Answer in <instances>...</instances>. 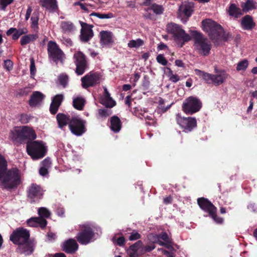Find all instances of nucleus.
<instances>
[{"label":"nucleus","instance_id":"58","mask_svg":"<svg viewBox=\"0 0 257 257\" xmlns=\"http://www.w3.org/2000/svg\"><path fill=\"white\" fill-rule=\"evenodd\" d=\"M51 164V162L50 159L48 158L45 159L42 162V167H46L48 169L49 167H50Z\"/></svg>","mask_w":257,"mask_h":257},{"label":"nucleus","instance_id":"30","mask_svg":"<svg viewBox=\"0 0 257 257\" xmlns=\"http://www.w3.org/2000/svg\"><path fill=\"white\" fill-rule=\"evenodd\" d=\"M241 25L243 29L245 30H251L255 25L252 18L249 15H246L242 18Z\"/></svg>","mask_w":257,"mask_h":257},{"label":"nucleus","instance_id":"35","mask_svg":"<svg viewBox=\"0 0 257 257\" xmlns=\"http://www.w3.org/2000/svg\"><path fill=\"white\" fill-rule=\"evenodd\" d=\"M85 100L81 97H77L73 100V106L78 110H82Z\"/></svg>","mask_w":257,"mask_h":257},{"label":"nucleus","instance_id":"51","mask_svg":"<svg viewBox=\"0 0 257 257\" xmlns=\"http://www.w3.org/2000/svg\"><path fill=\"white\" fill-rule=\"evenodd\" d=\"M165 101L162 98H159V107L163 111H166L170 107L171 105H164Z\"/></svg>","mask_w":257,"mask_h":257},{"label":"nucleus","instance_id":"60","mask_svg":"<svg viewBox=\"0 0 257 257\" xmlns=\"http://www.w3.org/2000/svg\"><path fill=\"white\" fill-rule=\"evenodd\" d=\"M47 236L49 240H51V241L54 240L56 238V234L53 232H48Z\"/></svg>","mask_w":257,"mask_h":257},{"label":"nucleus","instance_id":"46","mask_svg":"<svg viewBox=\"0 0 257 257\" xmlns=\"http://www.w3.org/2000/svg\"><path fill=\"white\" fill-rule=\"evenodd\" d=\"M156 15H161L164 12V8L161 5L154 4L150 8Z\"/></svg>","mask_w":257,"mask_h":257},{"label":"nucleus","instance_id":"6","mask_svg":"<svg viewBox=\"0 0 257 257\" xmlns=\"http://www.w3.org/2000/svg\"><path fill=\"white\" fill-rule=\"evenodd\" d=\"M203 29L209 36L212 40L219 38L222 32L221 26L211 19H206L202 22Z\"/></svg>","mask_w":257,"mask_h":257},{"label":"nucleus","instance_id":"27","mask_svg":"<svg viewBox=\"0 0 257 257\" xmlns=\"http://www.w3.org/2000/svg\"><path fill=\"white\" fill-rule=\"evenodd\" d=\"M229 77V74L224 70L220 71L217 74L213 75V83L218 86L224 83Z\"/></svg>","mask_w":257,"mask_h":257},{"label":"nucleus","instance_id":"14","mask_svg":"<svg viewBox=\"0 0 257 257\" xmlns=\"http://www.w3.org/2000/svg\"><path fill=\"white\" fill-rule=\"evenodd\" d=\"M194 4L192 2L185 1L182 3L178 9V17L183 23H186L191 16L194 11Z\"/></svg>","mask_w":257,"mask_h":257},{"label":"nucleus","instance_id":"61","mask_svg":"<svg viewBox=\"0 0 257 257\" xmlns=\"http://www.w3.org/2000/svg\"><path fill=\"white\" fill-rule=\"evenodd\" d=\"M170 80L173 82H177L179 80V77L177 75L171 74L170 76Z\"/></svg>","mask_w":257,"mask_h":257},{"label":"nucleus","instance_id":"33","mask_svg":"<svg viewBox=\"0 0 257 257\" xmlns=\"http://www.w3.org/2000/svg\"><path fill=\"white\" fill-rule=\"evenodd\" d=\"M195 72L196 75L202 77L207 83H213V74L205 72L197 69H195Z\"/></svg>","mask_w":257,"mask_h":257},{"label":"nucleus","instance_id":"44","mask_svg":"<svg viewBox=\"0 0 257 257\" xmlns=\"http://www.w3.org/2000/svg\"><path fill=\"white\" fill-rule=\"evenodd\" d=\"M6 34L7 36H10L13 34L12 35V39L14 40H18L20 37V35L17 31V29L14 28H11L9 29L7 31Z\"/></svg>","mask_w":257,"mask_h":257},{"label":"nucleus","instance_id":"16","mask_svg":"<svg viewBox=\"0 0 257 257\" xmlns=\"http://www.w3.org/2000/svg\"><path fill=\"white\" fill-rule=\"evenodd\" d=\"M100 75L96 72H90L81 78L82 86L84 88L93 86L99 83Z\"/></svg>","mask_w":257,"mask_h":257},{"label":"nucleus","instance_id":"42","mask_svg":"<svg viewBox=\"0 0 257 257\" xmlns=\"http://www.w3.org/2000/svg\"><path fill=\"white\" fill-rule=\"evenodd\" d=\"M248 66V61L244 59L242 61L238 62L236 65V70L237 71H245Z\"/></svg>","mask_w":257,"mask_h":257},{"label":"nucleus","instance_id":"11","mask_svg":"<svg viewBox=\"0 0 257 257\" xmlns=\"http://www.w3.org/2000/svg\"><path fill=\"white\" fill-rule=\"evenodd\" d=\"M176 119L177 124L186 133L191 132L197 126V121L194 117H182L179 113H178Z\"/></svg>","mask_w":257,"mask_h":257},{"label":"nucleus","instance_id":"47","mask_svg":"<svg viewBox=\"0 0 257 257\" xmlns=\"http://www.w3.org/2000/svg\"><path fill=\"white\" fill-rule=\"evenodd\" d=\"M90 16H96L97 18L101 19H110V18H112L113 17V15L111 13H109L108 14H100V13L94 12V13H91L90 15Z\"/></svg>","mask_w":257,"mask_h":257},{"label":"nucleus","instance_id":"28","mask_svg":"<svg viewBox=\"0 0 257 257\" xmlns=\"http://www.w3.org/2000/svg\"><path fill=\"white\" fill-rule=\"evenodd\" d=\"M110 128L115 133H118L122 127V123L120 118L116 115L112 116L110 118Z\"/></svg>","mask_w":257,"mask_h":257},{"label":"nucleus","instance_id":"4","mask_svg":"<svg viewBox=\"0 0 257 257\" xmlns=\"http://www.w3.org/2000/svg\"><path fill=\"white\" fill-rule=\"evenodd\" d=\"M191 34L194 40L195 51L201 56L209 55L212 47L210 42L201 33L196 31H192Z\"/></svg>","mask_w":257,"mask_h":257},{"label":"nucleus","instance_id":"20","mask_svg":"<svg viewBox=\"0 0 257 257\" xmlns=\"http://www.w3.org/2000/svg\"><path fill=\"white\" fill-rule=\"evenodd\" d=\"M100 43L102 46H110L114 41L113 34L111 32L106 31H101L99 33Z\"/></svg>","mask_w":257,"mask_h":257},{"label":"nucleus","instance_id":"49","mask_svg":"<svg viewBox=\"0 0 257 257\" xmlns=\"http://www.w3.org/2000/svg\"><path fill=\"white\" fill-rule=\"evenodd\" d=\"M32 116L28 113H21L20 116V121L22 123H27L32 119Z\"/></svg>","mask_w":257,"mask_h":257},{"label":"nucleus","instance_id":"15","mask_svg":"<svg viewBox=\"0 0 257 257\" xmlns=\"http://www.w3.org/2000/svg\"><path fill=\"white\" fill-rule=\"evenodd\" d=\"M76 65L75 72L78 75H82L85 71L87 65L85 55L81 51H77L73 55Z\"/></svg>","mask_w":257,"mask_h":257},{"label":"nucleus","instance_id":"23","mask_svg":"<svg viewBox=\"0 0 257 257\" xmlns=\"http://www.w3.org/2000/svg\"><path fill=\"white\" fill-rule=\"evenodd\" d=\"M45 97V95L40 91H34L30 96L29 104L32 107H35L40 104Z\"/></svg>","mask_w":257,"mask_h":257},{"label":"nucleus","instance_id":"32","mask_svg":"<svg viewBox=\"0 0 257 257\" xmlns=\"http://www.w3.org/2000/svg\"><path fill=\"white\" fill-rule=\"evenodd\" d=\"M38 38L37 34H29L22 37L20 43L22 46L26 45L30 43L33 42Z\"/></svg>","mask_w":257,"mask_h":257},{"label":"nucleus","instance_id":"40","mask_svg":"<svg viewBox=\"0 0 257 257\" xmlns=\"http://www.w3.org/2000/svg\"><path fill=\"white\" fill-rule=\"evenodd\" d=\"M102 103L106 107L111 108L116 105V102L109 96V97H103Z\"/></svg>","mask_w":257,"mask_h":257},{"label":"nucleus","instance_id":"25","mask_svg":"<svg viewBox=\"0 0 257 257\" xmlns=\"http://www.w3.org/2000/svg\"><path fill=\"white\" fill-rule=\"evenodd\" d=\"M34 242L29 239L27 242L19 244V248L22 253L26 255H30L34 251Z\"/></svg>","mask_w":257,"mask_h":257},{"label":"nucleus","instance_id":"64","mask_svg":"<svg viewBox=\"0 0 257 257\" xmlns=\"http://www.w3.org/2000/svg\"><path fill=\"white\" fill-rule=\"evenodd\" d=\"M163 253L164 255H166L167 257H175V255L172 252H170V251L165 250L163 251Z\"/></svg>","mask_w":257,"mask_h":257},{"label":"nucleus","instance_id":"12","mask_svg":"<svg viewBox=\"0 0 257 257\" xmlns=\"http://www.w3.org/2000/svg\"><path fill=\"white\" fill-rule=\"evenodd\" d=\"M202 106L199 99L190 96L186 99L183 103L182 107L185 112H197L200 110Z\"/></svg>","mask_w":257,"mask_h":257},{"label":"nucleus","instance_id":"54","mask_svg":"<svg viewBox=\"0 0 257 257\" xmlns=\"http://www.w3.org/2000/svg\"><path fill=\"white\" fill-rule=\"evenodd\" d=\"M4 67L8 71H10L13 69V63L10 60H6L4 61Z\"/></svg>","mask_w":257,"mask_h":257},{"label":"nucleus","instance_id":"10","mask_svg":"<svg viewBox=\"0 0 257 257\" xmlns=\"http://www.w3.org/2000/svg\"><path fill=\"white\" fill-rule=\"evenodd\" d=\"M29 231L23 228H18L13 231L10 237V239L14 244L19 245L27 242L30 239Z\"/></svg>","mask_w":257,"mask_h":257},{"label":"nucleus","instance_id":"1","mask_svg":"<svg viewBox=\"0 0 257 257\" xmlns=\"http://www.w3.org/2000/svg\"><path fill=\"white\" fill-rule=\"evenodd\" d=\"M7 166V164L6 168L0 178L3 188L7 190L16 189L22 183L21 172L17 168L8 170Z\"/></svg>","mask_w":257,"mask_h":257},{"label":"nucleus","instance_id":"13","mask_svg":"<svg viewBox=\"0 0 257 257\" xmlns=\"http://www.w3.org/2000/svg\"><path fill=\"white\" fill-rule=\"evenodd\" d=\"M48 52L49 57L56 63L58 61L62 62L64 58V53L54 41H51L48 42Z\"/></svg>","mask_w":257,"mask_h":257},{"label":"nucleus","instance_id":"52","mask_svg":"<svg viewBox=\"0 0 257 257\" xmlns=\"http://www.w3.org/2000/svg\"><path fill=\"white\" fill-rule=\"evenodd\" d=\"M115 237H113L112 239L113 242L114 243H116L117 245H119V246H123L125 242V238L123 236H120L117 238L116 239V241H115Z\"/></svg>","mask_w":257,"mask_h":257},{"label":"nucleus","instance_id":"29","mask_svg":"<svg viewBox=\"0 0 257 257\" xmlns=\"http://www.w3.org/2000/svg\"><path fill=\"white\" fill-rule=\"evenodd\" d=\"M142 245L143 242L141 240L131 245L127 249L128 257H139L138 251Z\"/></svg>","mask_w":257,"mask_h":257},{"label":"nucleus","instance_id":"50","mask_svg":"<svg viewBox=\"0 0 257 257\" xmlns=\"http://www.w3.org/2000/svg\"><path fill=\"white\" fill-rule=\"evenodd\" d=\"M141 235L136 230H133L131 233L128 239L131 241H134L141 238Z\"/></svg>","mask_w":257,"mask_h":257},{"label":"nucleus","instance_id":"17","mask_svg":"<svg viewBox=\"0 0 257 257\" xmlns=\"http://www.w3.org/2000/svg\"><path fill=\"white\" fill-rule=\"evenodd\" d=\"M79 23L81 27L80 35L79 36L80 39L83 42H87L93 36L92 31L93 26L81 21H79Z\"/></svg>","mask_w":257,"mask_h":257},{"label":"nucleus","instance_id":"39","mask_svg":"<svg viewBox=\"0 0 257 257\" xmlns=\"http://www.w3.org/2000/svg\"><path fill=\"white\" fill-rule=\"evenodd\" d=\"M38 214L39 218L46 219L50 217L51 213L47 208L42 207L38 208Z\"/></svg>","mask_w":257,"mask_h":257},{"label":"nucleus","instance_id":"9","mask_svg":"<svg viewBox=\"0 0 257 257\" xmlns=\"http://www.w3.org/2000/svg\"><path fill=\"white\" fill-rule=\"evenodd\" d=\"M27 197L31 203L38 202L43 198L44 192L41 186L36 183H32L26 190Z\"/></svg>","mask_w":257,"mask_h":257},{"label":"nucleus","instance_id":"31","mask_svg":"<svg viewBox=\"0 0 257 257\" xmlns=\"http://www.w3.org/2000/svg\"><path fill=\"white\" fill-rule=\"evenodd\" d=\"M60 28L64 33H70L75 30L74 24L69 21H63L60 23Z\"/></svg>","mask_w":257,"mask_h":257},{"label":"nucleus","instance_id":"56","mask_svg":"<svg viewBox=\"0 0 257 257\" xmlns=\"http://www.w3.org/2000/svg\"><path fill=\"white\" fill-rule=\"evenodd\" d=\"M36 71L35 62L33 59H31L30 72L31 75H34Z\"/></svg>","mask_w":257,"mask_h":257},{"label":"nucleus","instance_id":"36","mask_svg":"<svg viewBox=\"0 0 257 257\" xmlns=\"http://www.w3.org/2000/svg\"><path fill=\"white\" fill-rule=\"evenodd\" d=\"M154 239H155V242H158L161 245H164V242L159 241L160 239H162L166 243H169V237L166 232H162L159 235H155L154 236Z\"/></svg>","mask_w":257,"mask_h":257},{"label":"nucleus","instance_id":"43","mask_svg":"<svg viewBox=\"0 0 257 257\" xmlns=\"http://www.w3.org/2000/svg\"><path fill=\"white\" fill-rule=\"evenodd\" d=\"M58 82L59 84L63 87H65L68 82V76L65 74H61L58 77Z\"/></svg>","mask_w":257,"mask_h":257},{"label":"nucleus","instance_id":"63","mask_svg":"<svg viewBox=\"0 0 257 257\" xmlns=\"http://www.w3.org/2000/svg\"><path fill=\"white\" fill-rule=\"evenodd\" d=\"M172 201V198L171 196H168L164 199V203L166 204H171Z\"/></svg>","mask_w":257,"mask_h":257},{"label":"nucleus","instance_id":"45","mask_svg":"<svg viewBox=\"0 0 257 257\" xmlns=\"http://www.w3.org/2000/svg\"><path fill=\"white\" fill-rule=\"evenodd\" d=\"M212 214H209L213 220L217 224H222L224 222V219L222 217L218 216L217 215V210L213 211Z\"/></svg>","mask_w":257,"mask_h":257},{"label":"nucleus","instance_id":"37","mask_svg":"<svg viewBox=\"0 0 257 257\" xmlns=\"http://www.w3.org/2000/svg\"><path fill=\"white\" fill-rule=\"evenodd\" d=\"M139 117L141 119L144 118L147 121L146 124L148 125H153L155 122L154 113H150V115H148V113H139Z\"/></svg>","mask_w":257,"mask_h":257},{"label":"nucleus","instance_id":"8","mask_svg":"<svg viewBox=\"0 0 257 257\" xmlns=\"http://www.w3.org/2000/svg\"><path fill=\"white\" fill-rule=\"evenodd\" d=\"M69 128L71 133L76 136H81L87 131L86 121L78 116H71Z\"/></svg>","mask_w":257,"mask_h":257},{"label":"nucleus","instance_id":"18","mask_svg":"<svg viewBox=\"0 0 257 257\" xmlns=\"http://www.w3.org/2000/svg\"><path fill=\"white\" fill-rule=\"evenodd\" d=\"M197 203L200 208L209 214H212L213 211L217 210V208L207 198L204 197L198 198Z\"/></svg>","mask_w":257,"mask_h":257},{"label":"nucleus","instance_id":"19","mask_svg":"<svg viewBox=\"0 0 257 257\" xmlns=\"http://www.w3.org/2000/svg\"><path fill=\"white\" fill-rule=\"evenodd\" d=\"M78 246L76 241L73 238L66 240L61 246L63 251L69 254L74 253L78 250Z\"/></svg>","mask_w":257,"mask_h":257},{"label":"nucleus","instance_id":"59","mask_svg":"<svg viewBox=\"0 0 257 257\" xmlns=\"http://www.w3.org/2000/svg\"><path fill=\"white\" fill-rule=\"evenodd\" d=\"M48 169L46 167H41L39 169V174L43 176H45L48 173Z\"/></svg>","mask_w":257,"mask_h":257},{"label":"nucleus","instance_id":"38","mask_svg":"<svg viewBox=\"0 0 257 257\" xmlns=\"http://www.w3.org/2000/svg\"><path fill=\"white\" fill-rule=\"evenodd\" d=\"M144 44V41L141 39L138 38L136 40H132L127 43L128 47L130 48H139Z\"/></svg>","mask_w":257,"mask_h":257},{"label":"nucleus","instance_id":"22","mask_svg":"<svg viewBox=\"0 0 257 257\" xmlns=\"http://www.w3.org/2000/svg\"><path fill=\"white\" fill-rule=\"evenodd\" d=\"M63 100L64 95L62 94H57L53 97L50 106V112H56Z\"/></svg>","mask_w":257,"mask_h":257},{"label":"nucleus","instance_id":"5","mask_svg":"<svg viewBox=\"0 0 257 257\" xmlns=\"http://www.w3.org/2000/svg\"><path fill=\"white\" fill-rule=\"evenodd\" d=\"M28 154L33 160H38L45 156L46 149L42 141H28L26 145Z\"/></svg>","mask_w":257,"mask_h":257},{"label":"nucleus","instance_id":"21","mask_svg":"<svg viewBox=\"0 0 257 257\" xmlns=\"http://www.w3.org/2000/svg\"><path fill=\"white\" fill-rule=\"evenodd\" d=\"M28 226L30 227H37L39 226L41 229H44L48 224L45 219H42L38 217H32L27 221Z\"/></svg>","mask_w":257,"mask_h":257},{"label":"nucleus","instance_id":"34","mask_svg":"<svg viewBox=\"0 0 257 257\" xmlns=\"http://www.w3.org/2000/svg\"><path fill=\"white\" fill-rule=\"evenodd\" d=\"M228 13L230 16L235 18H238L242 14L241 10L237 8L234 4H232L230 5L228 10Z\"/></svg>","mask_w":257,"mask_h":257},{"label":"nucleus","instance_id":"53","mask_svg":"<svg viewBox=\"0 0 257 257\" xmlns=\"http://www.w3.org/2000/svg\"><path fill=\"white\" fill-rule=\"evenodd\" d=\"M14 2V0H0V7L5 10L7 6L11 4Z\"/></svg>","mask_w":257,"mask_h":257},{"label":"nucleus","instance_id":"2","mask_svg":"<svg viewBox=\"0 0 257 257\" xmlns=\"http://www.w3.org/2000/svg\"><path fill=\"white\" fill-rule=\"evenodd\" d=\"M35 132L27 126H15L10 131L9 138L14 143L22 144L27 140H35Z\"/></svg>","mask_w":257,"mask_h":257},{"label":"nucleus","instance_id":"57","mask_svg":"<svg viewBox=\"0 0 257 257\" xmlns=\"http://www.w3.org/2000/svg\"><path fill=\"white\" fill-rule=\"evenodd\" d=\"M32 21L31 26L32 28L35 29L36 28H38V17H32L31 19Z\"/></svg>","mask_w":257,"mask_h":257},{"label":"nucleus","instance_id":"26","mask_svg":"<svg viewBox=\"0 0 257 257\" xmlns=\"http://www.w3.org/2000/svg\"><path fill=\"white\" fill-rule=\"evenodd\" d=\"M40 5L50 12H55L58 9L56 0H39Z\"/></svg>","mask_w":257,"mask_h":257},{"label":"nucleus","instance_id":"24","mask_svg":"<svg viewBox=\"0 0 257 257\" xmlns=\"http://www.w3.org/2000/svg\"><path fill=\"white\" fill-rule=\"evenodd\" d=\"M58 127L62 129L67 125H69L71 117L68 113H58L56 116Z\"/></svg>","mask_w":257,"mask_h":257},{"label":"nucleus","instance_id":"62","mask_svg":"<svg viewBox=\"0 0 257 257\" xmlns=\"http://www.w3.org/2000/svg\"><path fill=\"white\" fill-rule=\"evenodd\" d=\"M18 33H19L20 36L24 34H26L28 33V31L26 28H21L17 29Z\"/></svg>","mask_w":257,"mask_h":257},{"label":"nucleus","instance_id":"48","mask_svg":"<svg viewBox=\"0 0 257 257\" xmlns=\"http://www.w3.org/2000/svg\"><path fill=\"white\" fill-rule=\"evenodd\" d=\"M156 248V245L154 243H152L149 245H147L143 246L142 248L141 252L142 254L146 253L147 252H150Z\"/></svg>","mask_w":257,"mask_h":257},{"label":"nucleus","instance_id":"41","mask_svg":"<svg viewBox=\"0 0 257 257\" xmlns=\"http://www.w3.org/2000/svg\"><path fill=\"white\" fill-rule=\"evenodd\" d=\"M256 3L253 0H247L242 6L243 11L247 12L255 8Z\"/></svg>","mask_w":257,"mask_h":257},{"label":"nucleus","instance_id":"3","mask_svg":"<svg viewBox=\"0 0 257 257\" xmlns=\"http://www.w3.org/2000/svg\"><path fill=\"white\" fill-rule=\"evenodd\" d=\"M168 33L173 35V38L177 45L182 47L185 43L191 40V36L186 33L182 27L174 23H170L166 26Z\"/></svg>","mask_w":257,"mask_h":257},{"label":"nucleus","instance_id":"7","mask_svg":"<svg viewBox=\"0 0 257 257\" xmlns=\"http://www.w3.org/2000/svg\"><path fill=\"white\" fill-rule=\"evenodd\" d=\"M95 233L93 229L89 225H83L77 235L76 239L82 245H86L93 240Z\"/></svg>","mask_w":257,"mask_h":257},{"label":"nucleus","instance_id":"55","mask_svg":"<svg viewBox=\"0 0 257 257\" xmlns=\"http://www.w3.org/2000/svg\"><path fill=\"white\" fill-rule=\"evenodd\" d=\"M157 60L158 63L164 66L166 65L168 63L167 60L163 55H159L157 57Z\"/></svg>","mask_w":257,"mask_h":257}]
</instances>
